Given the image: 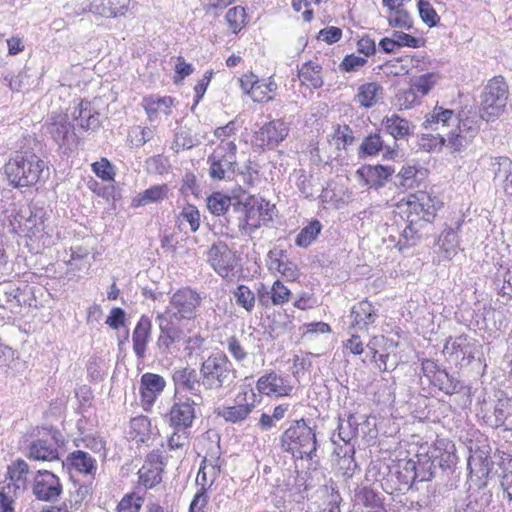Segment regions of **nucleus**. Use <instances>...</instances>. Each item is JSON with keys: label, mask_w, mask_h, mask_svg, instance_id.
I'll list each match as a JSON object with an SVG mask.
<instances>
[{"label": "nucleus", "mask_w": 512, "mask_h": 512, "mask_svg": "<svg viewBox=\"0 0 512 512\" xmlns=\"http://www.w3.org/2000/svg\"><path fill=\"white\" fill-rule=\"evenodd\" d=\"M200 301L199 294L190 288L179 289L172 295L169 305L162 313V343L169 353L179 351L176 343L183 340L182 320L195 316Z\"/></svg>", "instance_id": "nucleus-1"}, {"label": "nucleus", "mask_w": 512, "mask_h": 512, "mask_svg": "<svg viewBox=\"0 0 512 512\" xmlns=\"http://www.w3.org/2000/svg\"><path fill=\"white\" fill-rule=\"evenodd\" d=\"M279 441L281 449L293 457L311 461L317 457L319 444L316 426H310L304 418L293 420Z\"/></svg>", "instance_id": "nucleus-2"}, {"label": "nucleus", "mask_w": 512, "mask_h": 512, "mask_svg": "<svg viewBox=\"0 0 512 512\" xmlns=\"http://www.w3.org/2000/svg\"><path fill=\"white\" fill-rule=\"evenodd\" d=\"M200 375L202 387L214 392L232 389L237 378L232 362L224 353L206 358L201 364Z\"/></svg>", "instance_id": "nucleus-3"}, {"label": "nucleus", "mask_w": 512, "mask_h": 512, "mask_svg": "<svg viewBox=\"0 0 512 512\" xmlns=\"http://www.w3.org/2000/svg\"><path fill=\"white\" fill-rule=\"evenodd\" d=\"M45 163L32 152L17 153L5 165V173L14 188L32 187L38 183Z\"/></svg>", "instance_id": "nucleus-4"}, {"label": "nucleus", "mask_w": 512, "mask_h": 512, "mask_svg": "<svg viewBox=\"0 0 512 512\" xmlns=\"http://www.w3.org/2000/svg\"><path fill=\"white\" fill-rule=\"evenodd\" d=\"M416 457L415 466L419 482L431 481L435 478L431 458L438 461L440 467H446V469H455L458 461L455 444L448 439H438L426 453H418Z\"/></svg>", "instance_id": "nucleus-5"}, {"label": "nucleus", "mask_w": 512, "mask_h": 512, "mask_svg": "<svg viewBox=\"0 0 512 512\" xmlns=\"http://www.w3.org/2000/svg\"><path fill=\"white\" fill-rule=\"evenodd\" d=\"M479 113L482 120L495 121L505 111L509 99V87L501 75L491 78L481 93Z\"/></svg>", "instance_id": "nucleus-6"}, {"label": "nucleus", "mask_w": 512, "mask_h": 512, "mask_svg": "<svg viewBox=\"0 0 512 512\" xmlns=\"http://www.w3.org/2000/svg\"><path fill=\"white\" fill-rule=\"evenodd\" d=\"M468 449L470 452L468 458V469L470 470V478L475 477L479 481V485H485V480L491 473L494 462L491 457L492 447L488 438L479 434L469 441Z\"/></svg>", "instance_id": "nucleus-7"}, {"label": "nucleus", "mask_w": 512, "mask_h": 512, "mask_svg": "<svg viewBox=\"0 0 512 512\" xmlns=\"http://www.w3.org/2000/svg\"><path fill=\"white\" fill-rule=\"evenodd\" d=\"M425 129H431L434 131L439 130V125L442 127H449L450 125L455 126L456 130L467 134L468 138L472 139L477 132V127L472 126V121L469 119L460 120L454 115V111L450 109H444L442 107H435L429 115H427L425 122L423 123Z\"/></svg>", "instance_id": "nucleus-8"}, {"label": "nucleus", "mask_w": 512, "mask_h": 512, "mask_svg": "<svg viewBox=\"0 0 512 512\" xmlns=\"http://www.w3.org/2000/svg\"><path fill=\"white\" fill-rule=\"evenodd\" d=\"M406 219H418L432 222L436 216V205L430 195L424 191L410 194L406 202Z\"/></svg>", "instance_id": "nucleus-9"}, {"label": "nucleus", "mask_w": 512, "mask_h": 512, "mask_svg": "<svg viewBox=\"0 0 512 512\" xmlns=\"http://www.w3.org/2000/svg\"><path fill=\"white\" fill-rule=\"evenodd\" d=\"M62 493L59 478L48 470H39L34 478L33 494L41 501H56Z\"/></svg>", "instance_id": "nucleus-10"}, {"label": "nucleus", "mask_w": 512, "mask_h": 512, "mask_svg": "<svg viewBox=\"0 0 512 512\" xmlns=\"http://www.w3.org/2000/svg\"><path fill=\"white\" fill-rule=\"evenodd\" d=\"M243 203L237 198H233L232 204L229 205V211L225 213L224 219L226 223L237 226L238 228L248 229L250 233L255 232L260 224L250 223V219L255 216L254 205Z\"/></svg>", "instance_id": "nucleus-11"}, {"label": "nucleus", "mask_w": 512, "mask_h": 512, "mask_svg": "<svg viewBox=\"0 0 512 512\" xmlns=\"http://www.w3.org/2000/svg\"><path fill=\"white\" fill-rule=\"evenodd\" d=\"M288 132L289 128L283 120H272L255 132V143L260 148H274L287 137Z\"/></svg>", "instance_id": "nucleus-12"}, {"label": "nucleus", "mask_w": 512, "mask_h": 512, "mask_svg": "<svg viewBox=\"0 0 512 512\" xmlns=\"http://www.w3.org/2000/svg\"><path fill=\"white\" fill-rule=\"evenodd\" d=\"M477 344L474 339L469 338L465 334L457 337H449L444 345V351L455 356L456 360H460V364L468 365L475 358L477 352Z\"/></svg>", "instance_id": "nucleus-13"}, {"label": "nucleus", "mask_w": 512, "mask_h": 512, "mask_svg": "<svg viewBox=\"0 0 512 512\" xmlns=\"http://www.w3.org/2000/svg\"><path fill=\"white\" fill-rule=\"evenodd\" d=\"M209 176L213 180H226L231 179L235 173L237 165L236 157L231 154H220L214 152L208 157Z\"/></svg>", "instance_id": "nucleus-14"}, {"label": "nucleus", "mask_w": 512, "mask_h": 512, "mask_svg": "<svg viewBox=\"0 0 512 512\" xmlns=\"http://www.w3.org/2000/svg\"><path fill=\"white\" fill-rule=\"evenodd\" d=\"M254 398L255 394L253 392H251V402L247 401V393H244L243 396L238 395L235 405L218 408L215 412L218 416L223 417L226 422L237 423L244 421L255 408Z\"/></svg>", "instance_id": "nucleus-15"}, {"label": "nucleus", "mask_w": 512, "mask_h": 512, "mask_svg": "<svg viewBox=\"0 0 512 512\" xmlns=\"http://www.w3.org/2000/svg\"><path fill=\"white\" fill-rule=\"evenodd\" d=\"M394 172L391 166L380 164L364 165L357 170V174L364 180L365 185L375 189L384 187Z\"/></svg>", "instance_id": "nucleus-16"}, {"label": "nucleus", "mask_w": 512, "mask_h": 512, "mask_svg": "<svg viewBox=\"0 0 512 512\" xmlns=\"http://www.w3.org/2000/svg\"><path fill=\"white\" fill-rule=\"evenodd\" d=\"M209 260L222 277H228L236 265V257L226 245H213L209 251Z\"/></svg>", "instance_id": "nucleus-17"}, {"label": "nucleus", "mask_w": 512, "mask_h": 512, "mask_svg": "<svg viewBox=\"0 0 512 512\" xmlns=\"http://www.w3.org/2000/svg\"><path fill=\"white\" fill-rule=\"evenodd\" d=\"M256 387L261 394L276 397L288 396L293 390L283 377L274 372L261 376Z\"/></svg>", "instance_id": "nucleus-18"}, {"label": "nucleus", "mask_w": 512, "mask_h": 512, "mask_svg": "<svg viewBox=\"0 0 512 512\" xmlns=\"http://www.w3.org/2000/svg\"><path fill=\"white\" fill-rule=\"evenodd\" d=\"M195 417L193 404L175 403L169 413L170 425L176 430L181 431L190 427Z\"/></svg>", "instance_id": "nucleus-19"}, {"label": "nucleus", "mask_w": 512, "mask_h": 512, "mask_svg": "<svg viewBox=\"0 0 512 512\" xmlns=\"http://www.w3.org/2000/svg\"><path fill=\"white\" fill-rule=\"evenodd\" d=\"M74 119L85 131L96 130L100 127V114L93 109L88 101H81L73 112Z\"/></svg>", "instance_id": "nucleus-20"}, {"label": "nucleus", "mask_w": 512, "mask_h": 512, "mask_svg": "<svg viewBox=\"0 0 512 512\" xmlns=\"http://www.w3.org/2000/svg\"><path fill=\"white\" fill-rule=\"evenodd\" d=\"M29 458L38 461H59V452L52 440L37 439L29 445Z\"/></svg>", "instance_id": "nucleus-21"}, {"label": "nucleus", "mask_w": 512, "mask_h": 512, "mask_svg": "<svg viewBox=\"0 0 512 512\" xmlns=\"http://www.w3.org/2000/svg\"><path fill=\"white\" fill-rule=\"evenodd\" d=\"M351 318L353 326L358 327L359 330H365L369 324L375 322L377 314L372 303L363 300L352 308Z\"/></svg>", "instance_id": "nucleus-22"}, {"label": "nucleus", "mask_w": 512, "mask_h": 512, "mask_svg": "<svg viewBox=\"0 0 512 512\" xmlns=\"http://www.w3.org/2000/svg\"><path fill=\"white\" fill-rule=\"evenodd\" d=\"M141 399L143 407L148 410L154 401L157 394L160 392V376L153 373H145L141 377Z\"/></svg>", "instance_id": "nucleus-23"}, {"label": "nucleus", "mask_w": 512, "mask_h": 512, "mask_svg": "<svg viewBox=\"0 0 512 512\" xmlns=\"http://www.w3.org/2000/svg\"><path fill=\"white\" fill-rule=\"evenodd\" d=\"M491 426L494 428L504 427L505 430H512V399H499L494 406Z\"/></svg>", "instance_id": "nucleus-24"}, {"label": "nucleus", "mask_w": 512, "mask_h": 512, "mask_svg": "<svg viewBox=\"0 0 512 512\" xmlns=\"http://www.w3.org/2000/svg\"><path fill=\"white\" fill-rule=\"evenodd\" d=\"M382 125L385 127V130L388 134H390L394 140L403 139L410 134L413 133L414 126L410 124V122L397 114H393L392 116L384 117L382 120Z\"/></svg>", "instance_id": "nucleus-25"}, {"label": "nucleus", "mask_w": 512, "mask_h": 512, "mask_svg": "<svg viewBox=\"0 0 512 512\" xmlns=\"http://www.w3.org/2000/svg\"><path fill=\"white\" fill-rule=\"evenodd\" d=\"M172 378L177 390L193 392L197 390V387L202 386L200 373L198 374L195 369L189 367L176 370Z\"/></svg>", "instance_id": "nucleus-26"}, {"label": "nucleus", "mask_w": 512, "mask_h": 512, "mask_svg": "<svg viewBox=\"0 0 512 512\" xmlns=\"http://www.w3.org/2000/svg\"><path fill=\"white\" fill-rule=\"evenodd\" d=\"M130 0H94V14L104 17L124 15L128 10Z\"/></svg>", "instance_id": "nucleus-27"}, {"label": "nucleus", "mask_w": 512, "mask_h": 512, "mask_svg": "<svg viewBox=\"0 0 512 512\" xmlns=\"http://www.w3.org/2000/svg\"><path fill=\"white\" fill-rule=\"evenodd\" d=\"M29 473V465L22 459L13 461L7 468V477L10 482L6 486H12V490L24 489L26 476Z\"/></svg>", "instance_id": "nucleus-28"}, {"label": "nucleus", "mask_w": 512, "mask_h": 512, "mask_svg": "<svg viewBox=\"0 0 512 512\" xmlns=\"http://www.w3.org/2000/svg\"><path fill=\"white\" fill-rule=\"evenodd\" d=\"M51 120L48 125V132L54 141L62 146L67 142L68 136L73 130V125L68 121L66 115H56Z\"/></svg>", "instance_id": "nucleus-29"}, {"label": "nucleus", "mask_w": 512, "mask_h": 512, "mask_svg": "<svg viewBox=\"0 0 512 512\" xmlns=\"http://www.w3.org/2000/svg\"><path fill=\"white\" fill-rule=\"evenodd\" d=\"M151 323L146 317H141L133 332V348L139 358L144 357L146 342L150 333Z\"/></svg>", "instance_id": "nucleus-30"}, {"label": "nucleus", "mask_w": 512, "mask_h": 512, "mask_svg": "<svg viewBox=\"0 0 512 512\" xmlns=\"http://www.w3.org/2000/svg\"><path fill=\"white\" fill-rule=\"evenodd\" d=\"M322 67L312 61H308L298 70V77L303 84L308 83L314 89L323 85V79L320 75Z\"/></svg>", "instance_id": "nucleus-31"}, {"label": "nucleus", "mask_w": 512, "mask_h": 512, "mask_svg": "<svg viewBox=\"0 0 512 512\" xmlns=\"http://www.w3.org/2000/svg\"><path fill=\"white\" fill-rule=\"evenodd\" d=\"M439 390L447 395H453L462 392L464 385L454 374H449L445 369L438 373L436 381L433 383Z\"/></svg>", "instance_id": "nucleus-32"}, {"label": "nucleus", "mask_w": 512, "mask_h": 512, "mask_svg": "<svg viewBox=\"0 0 512 512\" xmlns=\"http://www.w3.org/2000/svg\"><path fill=\"white\" fill-rule=\"evenodd\" d=\"M382 90V86L376 82L363 84L358 88L356 100L360 106L370 108L375 105L377 95L382 92Z\"/></svg>", "instance_id": "nucleus-33"}, {"label": "nucleus", "mask_w": 512, "mask_h": 512, "mask_svg": "<svg viewBox=\"0 0 512 512\" xmlns=\"http://www.w3.org/2000/svg\"><path fill=\"white\" fill-rule=\"evenodd\" d=\"M384 150V140L379 132L367 135L358 150L360 158L366 156H376L380 151Z\"/></svg>", "instance_id": "nucleus-34"}, {"label": "nucleus", "mask_w": 512, "mask_h": 512, "mask_svg": "<svg viewBox=\"0 0 512 512\" xmlns=\"http://www.w3.org/2000/svg\"><path fill=\"white\" fill-rule=\"evenodd\" d=\"M490 170L494 174V181L498 186L512 176V160L508 157H496L491 159Z\"/></svg>", "instance_id": "nucleus-35"}, {"label": "nucleus", "mask_w": 512, "mask_h": 512, "mask_svg": "<svg viewBox=\"0 0 512 512\" xmlns=\"http://www.w3.org/2000/svg\"><path fill=\"white\" fill-rule=\"evenodd\" d=\"M322 230V224L319 220H312L307 226L303 227L295 239L298 247L307 248L315 241Z\"/></svg>", "instance_id": "nucleus-36"}, {"label": "nucleus", "mask_w": 512, "mask_h": 512, "mask_svg": "<svg viewBox=\"0 0 512 512\" xmlns=\"http://www.w3.org/2000/svg\"><path fill=\"white\" fill-rule=\"evenodd\" d=\"M399 469L396 472L398 482L409 489L416 481H418L417 467L415 460L409 459L399 463Z\"/></svg>", "instance_id": "nucleus-37"}, {"label": "nucleus", "mask_w": 512, "mask_h": 512, "mask_svg": "<svg viewBox=\"0 0 512 512\" xmlns=\"http://www.w3.org/2000/svg\"><path fill=\"white\" fill-rule=\"evenodd\" d=\"M70 464L79 472L91 474L95 469V459L87 452L78 450L71 453L68 457Z\"/></svg>", "instance_id": "nucleus-38"}, {"label": "nucleus", "mask_w": 512, "mask_h": 512, "mask_svg": "<svg viewBox=\"0 0 512 512\" xmlns=\"http://www.w3.org/2000/svg\"><path fill=\"white\" fill-rule=\"evenodd\" d=\"M232 200L233 198L229 196L215 192L207 198V207L213 215L224 216L229 211Z\"/></svg>", "instance_id": "nucleus-39"}, {"label": "nucleus", "mask_w": 512, "mask_h": 512, "mask_svg": "<svg viewBox=\"0 0 512 512\" xmlns=\"http://www.w3.org/2000/svg\"><path fill=\"white\" fill-rule=\"evenodd\" d=\"M407 225L402 231V238L407 245H415L420 240L422 234L421 230L427 226L429 222L418 219H406Z\"/></svg>", "instance_id": "nucleus-40"}, {"label": "nucleus", "mask_w": 512, "mask_h": 512, "mask_svg": "<svg viewBox=\"0 0 512 512\" xmlns=\"http://www.w3.org/2000/svg\"><path fill=\"white\" fill-rule=\"evenodd\" d=\"M358 420L354 414H349L346 423L340 422L338 425V438L347 443L358 435Z\"/></svg>", "instance_id": "nucleus-41"}, {"label": "nucleus", "mask_w": 512, "mask_h": 512, "mask_svg": "<svg viewBox=\"0 0 512 512\" xmlns=\"http://www.w3.org/2000/svg\"><path fill=\"white\" fill-rule=\"evenodd\" d=\"M246 11L241 6L230 8L226 13V21L233 33L237 34L245 24Z\"/></svg>", "instance_id": "nucleus-42"}, {"label": "nucleus", "mask_w": 512, "mask_h": 512, "mask_svg": "<svg viewBox=\"0 0 512 512\" xmlns=\"http://www.w3.org/2000/svg\"><path fill=\"white\" fill-rule=\"evenodd\" d=\"M417 173L415 166H403L395 176V185L404 189L414 188Z\"/></svg>", "instance_id": "nucleus-43"}, {"label": "nucleus", "mask_w": 512, "mask_h": 512, "mask_svg": "<svg viewBox=\"0 0 512 512\" xmlns=\"http://www.w3.org/2000/svg\"><path fill=\"white\" fill-rule=\"evenodd\" d=\"M387 20L391 27H397L406 30H409L413 27V20L404 8L389 11Z\"/></svg>", "instance_id": "nucleus-44"}, {"label": "nucleus", "mask_w": 512, "mask_h": 512, "mask_svg": "<svg viewBox=\"0 0 512 512\" xmlns=\"http://www.w3.org/2000/svg\"><path fill=\"white\" fill-rule=\"evenodd\" d=\"M138 474L139 483L146 489L153 488L160 483V467L155 466V468H152L148 465H143Z\"/></svg>", "instance_id": "nucleus-45"}, {"label": "nucleus", "mask_w": 512, "mask_h": 512, "mask_svg": "<svg viewBox=\"0 0 512 512\" xmlns=\"http://www.w3.org/2000/svg\"><path fill=\"white\" fill-rule=\"evenodd\" d=\"M179 226L181 227L184 223H188L190 230L196 232L200 226V213L198 209L193 205H188L183 208L179 217Z\"/></svg>", "instance_id": "nucleus-46"}, {"label": "nucleus", "mask_w": 512, "mask_h": 512, "mask_svg": "<svg viewBox=\"0 0 512 512\" xmlns=\"http://www.w3.org/2000/svg\"><path fill=\"white\" fill-rule=\"evenodd\" d=\"M236 303L246 311L251 312L255 304L254 293L245 285H239L234 292Z\"/></svg>", "instance_id": "nucleus-47"}, {"label": "nucleus", "mask_w": 512, "mask_h": 512, "mask_svg": "<svg viewBox=\"0 0 512 512\" xmlns=\"http://www.w3.org/2000/svg\"><path fill=\"white\" fill-rule=\"evenodd\" d=\"M440 75L438 73H426L419 76L414 82L413 87L417 92L422 95H427L430 90L439 81Z\"/></svg>", "instance_id": "nucleus-48"}, {"label": "nucleus", "mask_w": 512, "mask_h": 512, "mask_svg": "<svg viewBox=\"0 0 512 512\" xmlns=\"http://www.w3.org/2000/svg\"><path fill=\"white\" fill-rule=\"evenodd\" d=\"M418 10L422 21L429 27H434L438 24L440 17L427 0L418 1Z\"/></svg>", "instance_id": "nucleus-49"}, {"label": "nucleus", "mask_w": 512, "mask_h": 512, "mask_svg": "<svg viewBox=\"0 0 512 512\" xmlns=\"http://www.w3.org/2000/svg\"><path fill=\"white\" fill-rule=\"evenodd\" d=\"M358 500L366 507L377 509L382 506V499L373 489L369 487L362 488L357 494Z\"/></svg>", "instance_id": "nucleus-50"}, {"label": "nucleus", "mask_w": 512, "mask_h": 512, "mask_svg": "<svg viewBox=\"0 0 512 512\" xmlns=\"http://www.w3.org/2000/svg\"><path fill=\"white\" fill-rule=\"evenodd\" d=\"M159 199H160V186L155 185V186H152L151 188L143 191L142 193H139V195L132 200V205L134 207L145 206V205H148V204L155 202Z\"/></svg>", "instance_id": "nucleus-51"}, {"label": "nucleus", "mask_w": 512, "mask_h": 512, "mask_svg": "<svg viewBox=\"0 0 512 512\" xmlns=\"http://www.w3.org/2000/svg\"><path fill=\"white\" fill-rule=\"evenodd\" d=\"M142 498L133 494L123 497L117 506L118 512H139L142 506Z\"/></svg>", "instance_id": "nucleus-52"}, {"label": "nucleus", "mask_w": 512, "mask_h": 512, "mask_svg": "<svg viewBox=\"0 0 512 512\" xmlns=\"http://www.w3.org/2000/svg\"><path fill=\"white\" fill-rule=\"evenodd\" d=\"M92 169L93 172L104 181L112 180L115 175L113 165L106 158H102L100 161L93 163Z\"/></svg>", "instance_id": "nucleus-53"}, {"label": "nucleus", "mask_w": 512, "mask_h": 512, "mask_svg": "<svg viewBox=\"0 0 512 512\" xmlns=\"http://www.w3.org/2000/svg\"><path fill=\"white\" fill-rule=\"evenodd\" d=\"M195 145V139L192 137L190 130L180 127L175 133L174 146L176 150L190 149Z\"/></svg>", "instance_id": "nucleus-54"}, {"label": "nucleus", "mask_w": 512, "mask_h": 512, "mask_svg": "<svg viewBox=\"0 0 512 512\" xmlns=\"http://www.w3.org/2000/svg\"><path fill=\"white\" fill-rule=\"evenodd\" d=\"M15 495L12 486H3L0 489V512H14Z\"/></svg>", "instance_id": "nucleus-55"}, {"label": "nucleus", "mask_w": 512, "mask_h": 512, "mask_svg": "<svg viewBox=\"0 0 512 512\" xmlns=\"http://www.w3.org/2000/svg\"><path fill=\"white\" fill-rule=\"evenodd\" d=\"M142 106L148 116V119L152 122L159 117L160 108V97L159 96H147L142 100Z\"/></svg>", "instance_id": "nucleus-56"}, {"label": "nucleus", "mask_w": 512, "mask_h": 512, "mask_svg": "<svg viewBox=\"0 0 512 512\" xmlns=\"http://www.w3.org/2000/svg\"><path fill=\"white\" fill-rule=\"evenodd\" d=\"M470 140L471 139L468 138L467 134H463L456 129L447 132L448 145L454 151H461L470 142Z\"/></svg>", "instance_id": "nucleus-57"}, {"label": "nucleus", "mask_w": 512, "mask_h": 512, "mask_svg": "<svg viewBox=\"0 0 512 512\" xmlns=\"http://www.w3.org/2000/svg\"><path fill=\"white\" fill-rule=\"evenodd\" d=\"M366 63L367 60L365 58L356 56L355 54H348L340 63L339 68L345 72H354L363 67Z\"/></svg>", "instance_id": "nucleus-58"}, {"label": "nucleus", "mask_w": 512, "mask_h": 512, "mask_svg": "<svg viewBox=\"0 0 512 512\" xmlns=\"http://www.w3.org/2000/svg\"><path fill=\"white\" fill-rule=\"evenodd\" d=\"M290 290L279 280L275 281L271 289V300L274 305H280L289 300Z\"/></svg>", "instance_id": "nucleus-59"}, {"label": "nucleus", "mask_w": 512, "mask_h": 512, "mask_svg": "<svg viewBox=\"0 0 512 512\" xmlns=\"http://www.w3.org/2000/svg\"><path fill=\"white\" fill-rule=\"evenodd\" d=\"M393 36L396 39L398 48L410 47L419 48L421 46V39L414 37L402 31H394Z\"/></svg>", "instance_id": "nucleus-60"}, {"label": "nucleus", "mask_w": 512, "mask_h": 512, "mask_svg": "<svg viewBox=\"0 0 512 512\" xmlns=\"http://www.w3.org/2000/svg\"><path fill=\"white\" fill-rule=\"evenodd\" d=\"M442 369L434 360L424 359L421 363V371L425 377L428 378L431 384L436 381L438 373L442 372Z\"/></svg>", "instance_id": "nucleus-61"}, {"label": "nucleus", "mask_w": 512, "mask_h": 512, "mask_svg": "<svg viewBox=\"0 0 512 512\" xmlns=\"http://www.w3.org/2000/svg\"><path fill=\"white\" fill-rule=\"evenodd\" d=\"M208 503L207 489L204 485L195 494L189 506V512H204L203 508Z\"/></svg>", "instance_id": "nucleus-62"}, {"label": "nucleus", "mask_w": 512, "mask_h": 512, "mask_svg": "<svg viewBox=\"0 0 512 512\" xmlns=\"http://www.w3.org/2000/svg\"><path fill=\"white\" fill-rule=\"evenodd\" d=\"M446 138L441 133H437V136L430 134H423L420 138L419 145L425 151H431L437 144L443 145Z\"/></svg>", "instance_id": "nucleus-63"}, {"label": "nucleus", "mask_w": 512, "mask_h": 512, "mask_svg": "<svg viewBox=\"0 0 512 512\" xmlns=\"http://www.w3.org/2000/svg\"><path fill=\"white\" fill-rule=\"evenodd\" d=\"M502 499L507 501V506L512 512V472L503 475L501 480Z\"/></svg>", "instance_id": "nucleus-64"}]
</instances>
